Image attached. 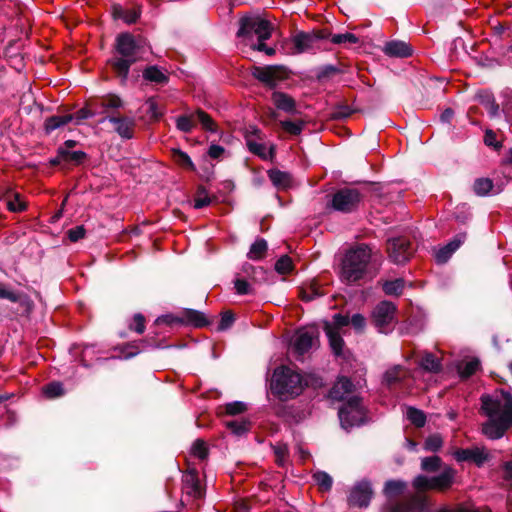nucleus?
<instances>
[{"label": "nucleus", "mask_w": 512, "mask_h": 512, "mask_svg": "<svg viewBox=\"0 0 512 512\" xmlns=\"http://www.w3.org/2000/svg\"><path fill=\"white\" fill-rule=\"evenodd\" d=\"M504 403L498 398L489 394H482L480 397V414L488 420L482 424V433L491 440L500 439L506 431L512 427V394L500 389Z\"/></svg>", "instance_id": "obj_1"}, {"label": "nucleus", "mask_w": 512, "mask_h": 512, "mask_svg": "<svg viewBox=\"0 0 512 512\" xmlns=\"http://www.w3.org/2000/svg\"><path fill=\"white\" fill-rule=\"evenodd\" d=\"M145 41L141 37H135L130 32H122L116 36L114 49L118 54L107 60L121 85H125L128 80L130 68L140 58L141 51Z\"/></svg>", "instance_id": "obj_2"}, {"label": "nucleus", "mask_w": 512, "mask_h": 512, "mask_svg": "<svg viewBox=\"0 0 512 512\" xmlns=\"http://www.w3.org/2000/svg\"><path fill=\"white\" fill-rule=\"evenodd\" d=\"M371 260V249L367 244H359L348 250L341 263V279L347 284L361 280Z\"/></svg>", "instance_id": "obj_3"}, {"label": "nucleus", "mask_w": 512, "mask_h": 512, "mask_svg": "<svg viewBox=\"0 0 512 512\" xmlns=\"http://www.w3.org/2000/svg\"><path fill=\"white\" fill-rule=\"evenodd\" d=\"M302 376L288 367L274 370L271 380L272 393L280 399L294 398L303 391Z\"/></svg>", "instance_id": "obj_4"}, {"label": "nucleus", "mask_w": 512, "mask_h": 512, "mask_svg": "<svg viewBox=\"0 0 512 512\" xmlns=\"http://www.w3.org/2000/svg\"><path fill=\"white\" fill-rule=\"evenodd\" d=\"M273 29V24L269 20L259 15H246L239 20V29L236 36L244 40H251L253 35H256L258 41H266L271 37Z\"/></svg>", "instance_id": "obj_5"}, {"label": "nucleus", "mask_w": 512, "mask_h": 512, "mask_svg": "<svg viewBox=\"0 0 512 512\" xmlns=\"http://www.w3.org/2000/svg\"><path fill=\"white\" fill-rule=\"evenodd\" d=\"M341 427L350 430L355 426H361L367 422L366 410L362 405V398L352 396L345 401L338 410Z\"/></svg>", "instance_id": "obj_6"}, {"label": "nucleus", "mask_w": 512, "mask_h": 512, "mask_svg": "<svg viewBox=\"0 0 512 512\" xmlns=\"http://www.w3.org/2000/svg\"><path fill=\"white\" fill-rule=\"evenodd\" d=\"M363 198L364 195L359 189L343 187L332 194L328 205L335 211L349 214L358 210Z\"/></svg>", "instance_id": "obj_7"}, {"label": "nucleus", "mask_w": 512, "mask_h": 512, "mask_svg": "<svg viewBox=\"0 0 512 512\" xmlns=\"http://www.w3.org/2000/svg\"><path fill=\"white\" fill-rule=\"evenodd\" d=\"M291 70L285 65L253 66L251 75L265 87L274 90L278 84L290 77Z\"/></svg>", "instance_id": "obj_8"}, {"label": "nucleus", "mask_w": 512, "mask_h": 512, "mask_svg": "<svg viewBox=\"0 0 512 512\" xmlns=\"http://www.w3.org/2000/svg\"><path fill=\"white\" fill-rule=\"evenodd\" d=\"M386 251L389 259L393 263L400 265L410 260L414 253V248L408 238L399 236L387 240Z\"/></svg>", "instance_id": "obj_9"}, {"label": "nucleus", "mask_w": 512, "mask_h": 512, "mask_svg": "<svg viewBox=\"0 0 512 512\" xmlns=\"http://www.w3.org/2000/svg\"><path fill=\"white\" fill-rule=\"evenodd\" d=\"M105 121H109L113 124L114 131L122 139L129 140L134 137L136 121L133 117L124 116L119 113H112L111 115L102 116L99 123H104Z\"/></svg>", "instance_id": "obj_10"}, {"label": "nucleus", "mask_w": 512, "mask_h": 512, "mask_svg": "<svg viewBox=\"0 0 512 512\" xmlns=\"http://www.w3.org/2000/svg\"><path fill=\"white\" fill-rule=\"evenodd\" d=\"M370 481L362 480L356 483L350 491L347 502L351 507L367 508L373 496Z\"/></svg>", "instance_id": "obj_11"}, {"label": "nucleus", "mask_w": 512, "mask_h": 512, "mask_svg": "<svg viewBox=\"0 0 512 512\" xmlns=\"http://www.w3.org/2000/svg\"><path fill=\"white\" fill-rule=\"evenodd\" d=\"M396 306L390 301H381L372 312V321L379 332L386 333L387 326L393 321L396 313Z\"/></svg>", "instance_id": "obj_12"}, {"label": "nucleus", "mask_w": 512, "mask_h": 512, "mask_svg": "<svg viewBox=\"0 0 512 512\" xmlns=\"http://www.w3.org/2000/svg\"><path fill=\"white\" fill-rule=\"evenodd\" d=\"M331 32L328 29H318L312 32H298L293 37V44L297 53H303L311 49L315 42L330 38Z\"/></svg>", "instance_id": "obj_13"}, {"label": "nucleus", "mask_w": 512, "mask_h": 512, "mask_svg": "<svg viewBox=\"0 0 512 512\" xmlns=\"http://www.w3.org/2000/svg\"><path fill=\"white\" fill-rule=\"evenodd\" d=\"M456 470L449 466L444 465L440 474L432 477V490L437 492H445L449 490L455 483Z\"/></svg>", "instance_id": "obj_14"}, {"label": "nucleus", "mask_w": 512, "mask_h": 512, "mask_svg": "<svg viewBox=\"0 0 512 512\" xmlns=\"http://www.w3.org/2000/svg\"><path fill=\"white\" fill-rule=\"evenodd\" d=\"M318 332L314 329L299 330L296 334L293 348L299 356H303L308 352L317 340Z\"/></svg>", "instance_id": "obj_15"}, {"label": "nucleus", "mask_w": 512, "mask_h": 512, "mask_svg": "<svg viewBox=\"0 0 512 512\" xmlns=\"http://www.w3.org/2000/svg\"><path fill=\"white\" fill-rule=\"evenodd\" d=\"M183 489L186 493L195 499H201L205 495V491L200 484L198 472L196 469L188 470L182 478Z\"/></svg>", "instance_id": "obj_16"}, {"label": "nucleus", "mask_w": 512, "mask_h": 512, "mask_svg": "<svg viewBox=\"0 0 512 512\" xmlns=\"http://www.w3.org/2000/svg\"><path fill=\"white\" fill-rule=\"evenodd\" d=\"M271 101L277 110L283 111L290 115L299 114L295 99L288 93L282 91H273Z\"/></svg>", "instance_id": "obj_17"}, {"label": "nucleus", "mask_w": 512, "mask_h": 512, "mask_svg": "<svg viewBox=\"0 0 512 512\" xmlns=\"http://www.w3.org/2000/svg\"><path fill=\"white\" fill-rule=\"evenodd\" d=\"M454 457L458 462L469 461L475 463L478 467L488 460V454L478 447L458 449L454 453Z\"/></svg>", "instance_id": "obj_18"}, {"label": "nucleus", "mask_w": 512, "mask_h": 512, "mask_svg": "<svg viewBox=\"0 0 512 512\" xmlns=\"http://www.w3.org/2000/svg\"><path fill=\"white\" fill-rule=\"evenodd\" d=\"M383 53L389 57L407 58L413 54L412 47L401 40H391L385 43Z\"/></svg>", "instance_id": "obj_19"}, {"label": "nucleus", "mask_w": 512, "mask_h": 512, "mask_svg": "<svg viewBox=\"0 0 512 512\" xmlns=\"http://www.w3.org/2000/svg\"><path fill=\"white\" fill-rule=\"evenodd\" d=\"M324 295L325 292L322 290L320 283L316 279L304 282L299 291V296L304 302H310Z\"/></svg>", "instance_id": "obj_20"}, {"label": "nucleus", "mask_w": 512, "mask_h": 512, "mask_svg": "<svg viewBox=\"0 0 512 512\" xmlns=\"http://www.w3.org/2000/svg\"><path fill=\"white\" fill-rule=\"evenodd\" d=\"M182 316L183 325H192L195 328H203L211 324V321L203 312L195 309H184Z\"/></svg>", "instance_id": "obj_21"}, {"label": "nucleus", "mask_w": 512, "mask_h": 512, "mask_svg": "<svg viewBox=\"0 0 512 512\" xmlns=\"http://www.w3.org/2000/svg\"><path fill=\"white\" fill-rule=\"evenodd\" d=\"M354 384L345 376L340 377L329 390V397L332 400L343 401L346 394L353 391Z\"/></svg>", "instance_id": "obj_22"}, {"label": "nucleus", "mask_w": 512, "mask_h": 512, "mask_svg": "<svg viewBox=\"0 0 512 512\" xmlns=\"http://www.w3.org/2000/svg\"><path fill=\"white\" fill-rule=\"evenodd\" d=\"M323 330L328 337L329 345L336 356L342 355V350L344 347V340L340 335L339 331H336L333 328L332 324L328 321H325L323 324Z\"/></svg>", "instance_id": "obj_23"}, {"label": "nucleus", "mask_w": 512, "mask_h": 512, "mask_svg": "<svg viewBox=\"0 0 512 512\" xmlns=\"http://www.w3.org/2000/svg\"><path fill=\"white\" fill-rule=\"evenodd\" d=\"M144 81L164 86L169 82V76L157 65L146 66L142 72Z\"/></svg>", "instance_id": "obj_24"}, {"label": "nucleus", "mask_w": 512, "mask_h": 512, "mask_svg": "<svg viewBox=\"0 0 512 512\" xmlns=\"http://www.w3.org/2000/svg\"><path fill=\"white\" fill-rule=\"evenodd\" d=\"M102 106L101 113L105 115H111L112 113H119L118 110L124 107V101L114 93H108L100 96Z\"/></svg>", "instance_id": "obj_25"}, {"label": "nucleus", "mask_w": 512, "mask_h": 512, "mask_svg": "<svg viewBox=\"0 0 512 512\" xmlns=\"http://www.w3.org/2000/svg\"><path fill=\"white\" fill-rule=\"evenodd\" d=\"M245 141L248 150L263 160L272 159L276 153L275 145H271L269 152L266 153V147L264 144L257 143L254 139H250V136H245Z\"/></svg>", "instance_id": "obj_26"}, {"label": "nucleus", "mask_w": 512, "mask_h": 512, "mask_svg": "<svg viewBox=\"0 0 512 512\" xmlns=\"http://www.w3.org/2000/svg\"><path fill=\"white\" fill-rule=\"evenodd\" d=\"M479 102L489 112L491 118H495L499 114V105L495 101V97L491 92L481 91L477 94Z\"/></svg>", "instance_id": "obj_27"}, {"label": "nucleus", "mask_w": 512, "mask_h": 512, "mask_svg": "<svg viewBox=\"0 0 512 512\" xmlns=\"http://www.w3.org/2000/svg\"><path fill=\"white\" fill-rule=\"evenodd\" d=\"M59 154L64 158L65 164H73L75 166H80L89 159L88 154L84 151H66L62 148H59Z\"/></svg>", "instance_id": "obj_28"}, {"label": "nucleus", "mask_w": 512, "mask_h": 512, "mask_svg": "<svg viewBox=\"0 0 512 512\" xmlns=\"http://www.w3.org/2000/svg\"><path fill=\"white\" fill-rule=\"evenodd\" d=\"M268 177L272 184L277 188H287L291 185L292 177L288 172L279 169H270Z\"/></svg>", "instance_id": "obj_29"}, {"label": "nucleus", "mask_w": 512, "mask_h": 512, "mask_svg": "<svg viewBox=\"0 0 512 512\" xmlns=\"http://www.w3.org/2000/svg\"><path fill=\"white\" fill-rule=\"evenodd\" d=\"M426 502L422 498L414 497L405 504H396L391 512H423Z\"/></svg>", "instance_id": "obj_30"}, {"label": "nucleus", "mask_w": 512, "mask_h": 512, "mask_svg": "<svg viewBox=\"0 0 512 512\" xmlns=\"http://www.w3.org/2000/svg\"><path fill=\"white\" fill-rule=\"evenodd\" d=\"M171 156L173 161L181 168L192 172L196 171V167L192 159L186 152L182 151L179 148H173L171 149Z\"/></svg>", "instance_id": "obj_31"}, {"label": "nucleus", "mask_w": 512, "mask_h": 512, "mask_svg": "<svg viewBox=\"0 0 512 512\" xmlns=\"http://www.w3.org/2000/svg\"><path fill=\"white\" fill-rule=\"evenodd\" d=\"M406 487V482L402 480H388L385 482L383 493L389 499L396 498L404 493Z\"/></svg>", "instance_id": "obj_32"}, {"label": "nucleus", "mask_w": 512, "mask_h": 512, "mask_svg": "<svg viewBox=\"0 0 512 512\" xmlns=\"http://www.w3.org/2000/svg\"><path fill=\"white\" fill-rule=\"evenodd\" d=\"M73 120L72 114H66L63 116L53 115L48 117L44 123V129L47 134H50L55 129L62 127Z\"/></svg>", "instance_id": "obj_33"}, {"label": "nucleus", "mask_w": 512, "mask_h": 512, "mask_svg": "<svg viewBox=\"0 0 512 512\" xmlns=\"http://www.w3.org/2000/svg\"><path fill=\"white\" fill-rule=\"evenodd\" d=\"M405 287V281L403 278H397L394 280H387L382 284V290L386 295L399 297L402 295Z\"/></svg>", "instance_id": "obj_34"}, {"label": "nucleus", "mask_w": 512, "mask_h": 512, "mask_svg": "<svg viewBox=\"0 0 512 512\" xmlns=\"http://www.w3.org/2000/svg\"><path fill=\"white\" fill-rule=\"evenodd\" d=\"M494 188L493 180L487 177H480L475 179L472 190L473 192L479 196L484 197L489 194Z\"/></svg>", "instance_id": "obj_35"}, {"label": "nucleus", "mask_w": 512, "mask_h": 512, "mask_svg": "<svg viewBox=\"0 0 512 512\" xmlns=\"http://www.w3.org/2000/svg\"><path fill=\"white\" fill-rule=\"evenodd\" d=\"M225 426L236 436H242L251 429V421L249 420H225Z\"/></svg>", "instance_id": "obj_36"}, {"label": "nucleus", "mask_w": 512, "mask_h": 512, "mask_svg": "<svg viewBox=\"0 0 512 512\" xmlns=\"http://www.w3.org/2000/svg\"><path fill=\"white\" fill-rule=\"evenodd\" d=\"M406 417L416 428L424 427L427 421L425 412L413 406L407 407Z\"/></svg>", "instance_id": "obj_37"}, {"label": "nucleus", "mask_w": 512, "mask_h": 512, "mask_svg": "<svg viewBox=\"0 0 512 512\" xmlns=\"http://www.w3.org/2000/svg\"><path fill=\"white\" fill-rule=\"evenodd\" d=\"M268 249L267 241L264 238H258L251 246L247 254L249 259L261 260L265 257Z\"/></svg>", "instance_id": "obj_38"}, {"label": "nucleus", "mask_w": 512, "mask_h": 512, "mask_svg": "<svg viewBox=\"0 0 512 512\" xmlns=\"http://www.w3.org/2000/svg\"><path fill=\"white\" fill-rule=\"evenodd\" d=\"M441 457L437 455L424 457L421 459V469L427 473H435L441 471L444 467Z\"/></svg>", "instance_id": "obj_39"}, {"label": "nucleus", "mask_w": 512, "mask_h": 512, "mask_svg": "<svg viewBox=\"0 0 512 512\" xmlns=\"http://www.w3.org/2000/svg\"><path fill=\"white\" fill-rule=\"evenodd\" d=\"M281 128L291 136H298L302 133L304 127L306 126V121L302 119H298L295 121L291 120H283L279 122Z\"/></svg>", "instance_id": "obj_40"}, {"label": "nucleus", "mask_w": 512, "mask_h": 512, "mask_svg": "<svg viewBox=\"0 0 512 512\" xmlns=\"http://www.w3.org/2000/svg\"><path fill=\"white\" fill-rule=\"evenodd\" d=\"M316 79L321 82L333 78L342 73V70L335 65L327 64L315 69Z\"/></svg>", "instance_id": "obj_41"}, {"label": "nucleus", "mask_w": 512, "mask_h": 512, "mask_svg": "<svg viewBox=\"0 0 512 512\" xmlns=\"http://www.w3.org/2000/svg\"><path fill=\"white\" fill-rule=\"evenodd\" d=\"M420 366L428 372L438 373L442 369L440 360L432 353L425 354L420 362Z\"/></svg>", "instance_id": "obj_42"}, {"label": "nucleus", "mask_w": 512, "mask_h": 512, "mask_svg": "<svg viewBox=\"0 0 512 512\" xmlns=\"http://www.w3.org/2000/svg\"><path fill=\"white\" fill-rule=\"evenodd\" d=\"M194 115H195V118H197V120L200 122V124L202 125V128L204 130L209 131V132L217 131L218 126H217L216 122L204 110L198 108L195 111Z\"/></svg>", "instance_id": "obj_43"}, {"label": "nucleus", "mask_w": 512, "mask_h": 512, "mask_svg": "<svg viewBox=\"0 0 512 512\" xmlns=\"http://www.w3.org/2000/svg\"><path fill=\"white\" fill-rule=\"evenodd\" d=\"M480 365V360L478 358H473L465 364L459 365L458 373L462 379H468L476 373L480 368Z\"/></svg>", "instance_id": "obj_44"}, {"label": "nucleus", "mask_w": 512, "mask_h": 512, "mask_svg": "<svg viewBox=\"0 0 512 512\" xmlns=\"http://www.w3.org/2000/svg\"><path fill=\"white\" fill-rule=\"evenodd\" d=\"M313 479L319 486L320 491L328 492L331 490L333 485L332 477L325 471H317L313 474Z\"/></svg>", "instance_id": "obj_45"}, {"label": "nucleus", "mask_w": 512, "mask_h": 512, "mask_svg": "<svg viewBox=\"0 0 512 512\" xmlns=\"http://www.w3.org/2000/svg\"><path fill=\"white\" fill-rule=\"evenodd\" d=\"M354 112L355 110L352 109L349 105L345 103H338L333 107L330 117L333 120H345L348 117H350Z\"/></svg>", "instance_id": "obj_46"}, {"label": "nucleus", "mask_w": 512, "mask_h": 512, "mask_svg": "<svg viewBox=\"0 0 512 512\" xmlns=\"http://www.w3.org/2000/svg\"><path fill=\"white\" fill-rule=\"evenodd\" d=\"M212 199L208 195V191L205 186L199 185L196 190V196L194 198V208L202 209L211 204Z\"/></svg>", "instance_id": "obj_47"}, {"label": "nucleus", "mask_w": 512, "mask_h": 512, "mask_svg": "<svg viewBox=\"0 0 512 512\" xmlns=\"http://www.w3.org/2000/svg\"><path fill=\"white\" fill-rule=\"evenodd\" d=\"M223 408L222 416H236L244 413L247 410V405L241 401H234L225 404Z\"/></svg>", "instance_id": "obj_48"}, {"label": "nucleus", "mask_w": 512, "mask_h": 512, "mask_svg": "<svg viewBox=\"0 0 512 512\" xmlns=\"http://www.w3.org/2000/svg\"><path fill=\"white\" fill-rule=\"evenodd\" d=\"M443 446V438L439 433L429 435L424 441V450L430 452H437Z\"/></svg>", "instance_id": "obj_49"}, {"label": "nucleus", "mask_w": 512, "mask_h": 512, "mask_svg": "<svg viewBox=\"0 0 512 512\" xmlns=\"http://www.w3.org/2000/svg\"><path fill=\"white\" fill-rule=\"evenodd\" d=\"M275 271L281 275L290 273L294 269L292 259L288 255H282L275 263Z\"/></svg>", "instance_id": "obj_50"}, {"label": "nucleus", "mask_w": 512, "mask_h": 512, "mask_svg": "<svg viewBox=\"0 0 512 512\" xmlns=\"http://www.w3.org/2000/svg\"><path fill=\"white\" fill-rule=\"evenodd\" d=\"M43 392L48 398H57L64 395L63 384L58 381L48 383L43 387Z\"/></svg>", "instance_id": "obj_51"}, {"label": "nucleus", "mask_w": 512, "mask_h": 512, "mask_svg": "<svg viewBox=\"0 0 512 512\" xmlns=\"http://www.w3.org/2000/svg\"><path fill=\"white\" fill-rule=\"evenodd\" d=\"M195 115H180L176 118V127L178 130L184 133H190L194 128V119Z\"/></svg>", "instance_id": "obj_52"}, {"label": "nucleus", "mask_w": 512, "mask_h": 512, "mask_svg": "<svg viewBox=\"0 0 512 512\" xmlns=\"http://www.w3.org/2000/svg\"><path fill=\"white\" fill-rule=\"evenodd\" d=\"M234 288L238 295H252L255 294L251 284L245 278H236L234 280Z\"/></svg>", "instance_id": "obj_53"}, {"label": "nucleus", "mask_w": 512, "mask_h": 512, "mask_svg": "<svg viewBox=\"0 0 512 512\" xmlns=\"http://www.w3.org/2000/svg\"><path fill=\"white\" fill-rule=\"evenodd\" d=\"M331 42L333 44H344V43H350V44H356L359 42V38L350 32H346L344 34H334L330 35Z\"/></svg>", "instance_id": "obj_54"}, {"label": "nucleus", "mask_w": 512, "mask_h": 512, "mask_svg": "<svg viewBox=\"0 0 512 512\" xmlns=\"http://www.w3.org/2000/svg\"><path fill=\"white\" fill-rule=\"evenodd\" d=\"M483 141L486 146L493 148L495 151L502 148V142L497 140L496 132L492 129L485 130Z\"/></svg>", "instance_id": "obj_55"}, {"label": "nucleus", "mask_w": 512, "mask_h": 512, "mask_svg": "<svg viewBox=\"0 0 512 512\" xmlns=\"http://www.w3.org/2000/svg\"><path fill=\"white\" fill-rule=\"evenodd\" d=\"M192 453L201 460L208 457L209 450L204 440L196 439L192 446Z\"/></svg>", "instance_id": "obj_56"}, {"label": "nucleus", "mask_w": 512, "mask_h": 512, "mask_svg": "<svg viewBox=\"0 0 512 512\" xmlns=\"http://www.w3.org/2000/svg\"><path fill=\"white\" fill-rule=\"evenodd\" d=\"M13 196V199L7 201V209L10 212H22L26 210L27 205L21 199V195L19 193H14Z\"/></svg>", "instance_id": "obj_57"}, {"label": "nucleus", "mask_w": 512, "mask_h": 512, "mask_svg": "<svg viewBox=\"0 0 512 512\" xmlns=\"http://www.w3.org/2000/svg\"><path fill=\"white\" fill-rule=\"evenodd\" d=\"M413 486L419 491L432 490V477L418 475L413 480Z\"/></svg>", "instance_id": "obj_58"}, {"label": "nucleus", "mask_w": 512, "mask_h": 512, "mask_svg": "<svg viewBox=\"0 0 512 512\" xmlns=\"http://www.w3.org/2000/svg\"><path fill=\"white\" fill-rule=\"evenodd\" d=\"M141 16V6L135 5L132 9H125L123 21L127 24L136 23Z\"/></svg>", "instance_id": "obj_59"}, {"label": "nucleus", "mask_w": 512, "mask_h": 512, "mask_svg": "<svg viewBox=\"0 0 512 512\" xmlns=\"http://www.w3.org/2000/svg\"><path fill=\"white\" fill-rule=\"evenodd\" d=\"M235 322V315L232 311H225L221 314V320L219 322L218 331H225L229 329Z\"/></svg>", "instance_id": "obj_60"}, {"label": "nucleus", "mask_w": 512, "mask_h": 512, "mask_svg": "<svg viewBox=\"0 0 512 512\" xmlns=\"http://www.w3.org/2000/svg\"><path fill=\"white\" fill-rule=\"evenodd\" d=\"M85 234L86 229L83 225L73 227L66 232V235L71 242H77L80 239H83L85 237Z\"/></svg>", "instance_id": "obj_61"}, {"label": "nucleus", "mask_w": 512, "mask_h": 512, "mask_svg": "<svg viewBox=\"0 0 512 512\" xmlns=\"http://www.w3.org/2000/svg\"><path fill=\"white\" fill-rule=\"evenodd\" d=\"M164 323L168 326L183 325V316H173L171 314L158 317L155 324Z\"/></svg>", "instance_id": "obj_62"}, {"label": "nucleus", "mask_w": 512, "mask_h": 512, "mask_svg": "<svg viewBox=\"0 0 512 512\" xmlns=\"http://www.w3.org/2000/svg\"><path fill=\"white\" fill-rule=\"evenodd\" d=\"M147 105V113L150 115V118L154 121H158L162 117L163 113L159 111L158 104L156 103L155 99L153 97H150L147 100Z\"/></svg>", "instance_id": "obj_63"}, {"label": "nucleus", "mask_w": 512, "mask_h": 512, "mask_svg": "<svg viewBox=\"0 0 512 512\" xmlns=\"http://www.w3.org/2000/svg\"><path fill=\"white\" fill-rule=\"evenodd\" d=\"M467 238L466 232H461L456 234L449 243H447V246L450 251H453V253L465 242Z\"/></svg>", "instance_id": "obj_64"}]
</instances>
